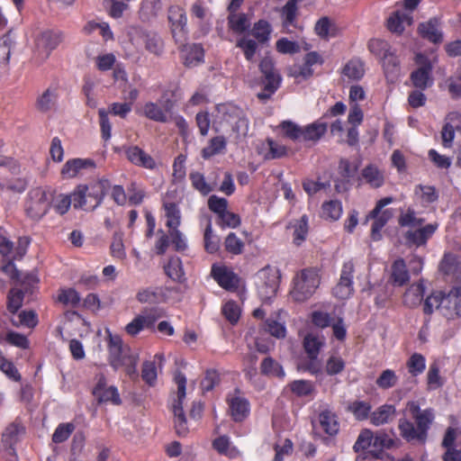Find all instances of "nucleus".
Wrapping results in <instances>:
<instances>
[{
	"mask_svg": "<svg viewBox=\"0 0 461 461\" xmlns=\"http://www.w3.org/2000/svg\"><path fill=\"white\" fill-rule=\"evenodd\" d=\"M348 409L359 420L370 418L371 405L366 402L356 401L349 405Z\"/></svg>",
	"mask_w": 461,
	"mask_h": 461,
	"instance_id": "774afa93",
	"label": "nucleus"
},
{
	"mask_svg": "<svg viewBox=\"0 0 461 461\" xmlns=\"http://www.w3.org/2000/svg\"><path fill=\"white\" fill-rule=\"evenodd\" d=\"M327 124L323 122L317 121L303 127V141H317L326 132Z\"/></svg>",
	"mask_w": 461,
	"mask_h": 461,
	"instance_id": "473e14b6",
	"label": "nucleus"
},
{
	"mask_svg": "<svg viewBox=\"0 0 461 461\" xmlns=\"http://www.w3.org/2000/svg\"><path fill=\"white\" fill-rule=\"evenodd\" d=\"M142 111L147 118L155 122H165L167 120V112L156 103L149 102L145 104Z\"/></svg>",
	"mask_w": 461,
	"mask_h": 461,
	"instance_id": "a18cd8bd",
	"label": "nucleus"
},
{
	"mask_svg": "<svg viewBox=\"0 0 461 461\" xmlns=\"http://www.w3.org/2000/svg\"><path fill=\"white\" fill-rule=\"evenodd\" d=\"M192 19L197 20V23H209L212 18V14L207 5L202 1L197 0L193 4L190 10Z\"/></svg>",
	"mask_w": 461,
	"mask_h": 461,
	"instance_id": "c03bdc74",
	"label": "nucleus"
},
{
	"mask_svg": "<svg viewBox=\"0 0 461 461\" xmlns=\"http://www.w3.org/2000/svg\"><path fill=\"white\" fill-rule=\"evenodd\" d=\"M273 29L270 23L261 19L253 24L250 34L240 36L236 41V47L240 49L248 61H253L259 44L267 43L271 39Z\"/></svg>",
	"mask_w": 461,
	"mask_h": 461,
	"instance_id": "20e7f679",
	"label": "nucleus"
},
{
	"mask_svg": "<svg viewBox=\"0 0 461 461\" xmlns=\"http://www.w3.org/2000/svg\"><path fill=\"white\" fill-rule=\"evenodd\" d=\"M320 284L321 276L317 268L301 269L292 279L290 295L294 301L303 303L314 294Z\"/></svg>",
	"mask_w": 461,
	"mask_h": 461,
	"instance_id": "7ed1b4c3",
	"label": "nucleus"
},
{
	"mask_svg": "<svg viewBox=\"0 0 461 461\" xmlns=\"http://www.w3.org/2000/svg\"><path fill=\"white\" fill-rule=\"evenodd\" d=\"M73 203L72 194L70 195L65 194H55L52 190L51 206L57 213L64 215L67 213Z\"/></svg>",
	"mask_w": 461,
	"mask_h": 461,
	"instance_id": "37998d69",
	"label": "nucleus"
},
{
	"mask_svg": "<svg viewBox=\"0 0 461 461\" xmlns=\"http://www.w3.org/2000/svg\"><path fill=\"white\" fill-rule=\"evenodd\" d=\"M414 62L417 68L411 74V80L415 87L425 90L433 84L431 72L434 64L438 62V57L434 52H419L415 55Z\"/></svg>",
	"mask_w": 461,
	"mask_h": 461,
	"instance_id": "0eeeda50",
	"label": "nucleus"
},
{
	"mask_svg": "<svg viewBox=\"0 0 461 461\" xmlns=\"http://www.w3.org/2000/svg\"><path fill=\"white\" fill-rule=\"evenodd\" d=\"M442 315L447 320L461 318V286H455L444 294Z\"/></svg>",
	"mask_w": 461,
	"mask_h": 461,
	"instance_id": "4468645a",
	"label": "nucleus"
},
{
	"mask_svg": "<svg viewBox=\"0 0 461 461\" xmlns=\"http://www.w3.org/2000/svg\"><path fill=\"white\" fill-rule=\"evenodd\" d=\"M323 345L324 339L318 335L308 334L303 339L304 349L311 359L308 370L312 374H318L321 371V366L317 362V357Z\"/></svg>",
	"mask_w": 461,
	"mask_h": 461,
	"instance_id": "dca6fc26",
	"label": "nucleus"
},
{
	"mask_svg": "<svg viewBox=\"0 0 461 461\" xmlns=\"http://www.w3.org/2000/svg\"><path fill=\"white\" fill-rule=\"evenodd\" d=\"M399 429L401 431V435L408 441L417 440L420 442H424L426 438L424 435H421L418 427H415L414 424L405 419H402L399 421Z\"/></svg>",
	"mask_w": 461,
	"mask_h": 461,
	"instance_id": "e433bc0d",
	"label": "nucleus"
},
{
	"mask_svg": "<svg viewBox=\"0 0 461 461\" xmlns=\"http://www.w3.org/2000/svg\"><path fill=\"white\" fill-rule=\"evenodd\" d=\"M261 372L267 375L284 377L282 366L271 357H266L261 364Z\"/></svg>",
	"mask_w": 461,
	"mask_h": 461,
	"instance_id": "338daca9",
	"label": "nucleus"
},
{
	"mask_svg": "<svg viewBox=\"0 0 461 461\" xmlns=\"http://www.w3.org/2000/svg\"><path fill=\"white\" fill-rule=\"evenodd\" d=\"M434 419V413L432 410L427 409L422 411L419 415H417L414 420L417 427L420 430V434L424 435L427 438V431Z\"/></svg>",
	"mask_w": 461,
	"mask_h": 461,
	"instance_id": "e2e57ef3",
	"label": "nucleus"
},
{
	"mask_svg": "<svg viewBox=\"0 0 461 461\" xmlns=\"http://www.w3.org/2000/svg\"><path fill=\"white\" fill-rule=\"evenodd\" d=\"M413 17L410 12L397 10L387 19V29L394 34L401 35L412 25Z\"/></svg>",
	"mask_w": 461,
	"mask_h": 461,
	"instance_id": "4be33fe9",
	"label": "nucleus"
},
{
	"mask_svg": "<svg viewBox=\"0 0 461 461\" xmlns=\"http://www.w3.org/2000/svg\"><path fill=\"white\" fill-rule=\"evenodd\" d=\"M398 376L392 369L384 370L376 379V384L379 388L386 390L396 385Z\"/></svg>",
	"mask_w": 461,
	"mask_h": 461,
	"instance_id": "0e129e2a",
	"label": "nucleus"
},
{
	"mask_svg": "<svg viewBox=\"0 0 461 461\" xmlns=\"http://www.w3.org/2000/svg\"><path fill=\"white\" fill-rule=\"evenodd\" d=\"M95 166V162L89 158H72L64 164L60 174L64 179H71L91 172Z\"/></svg>",
	"mask_w": 461,
	"mask_h": 461,
	"instance_id": "2eb2a0df",
	"label": "nucleus"
},
{
	"mask_svg": "<svg viewBox=\"0 0 461 461\" xmlns=\"http://www.w3.org/2000/svg\"><path fill=\"white\" fill-rule=\"evenodd\" d=\"M23 427L17 423L10 424L3 433V444L15 445L19 440L20 436L23 433Z\"/></svg>",
	"mask_w": 461,
	"mask_h": 461,
	"instance_id": "13d9d810",
	"label": "nucleus"
},
{
	"mask_svg": "<svg viewBox=\"0 0 461 461\" xmlns=\"http://www.w3.org/2000/svg\"><path fill=\"white\" fill-rule=\"evenodd\" d=\"M175 382L177 385V398L174 401L172 405L175 416V427L176 433L180 436H184L188 429L183 409V402L185 399L186 378L183 374L178 373L175 375Z\"/></svg>",
	"mask_w": 461,
	"mask_h": 461,
	"instance_id": "9d476101",
	"label": "nucleus"
},
{
	"mask_svg": "<svg viewBox=\"0 0 461 461\" xmlns=\"http://www.w3.org/2000/svg\"><path fill=\"white\" fill-rule=\"evenodd\" d=\"M392 280L394 285L402 286L406 284L409 279V272L403 259H396L392 266Z\"/></svg>",
	"mask_w": 461,
	"mask_h": 461,
	"instance_id": "4c0bfd02",
	"label": "nucleus"
},
{
	"mask_svg": "<svg viewBox=\"0 0 461 461\" xmlns=\"http://www.w3.org/2000/svg\"><path fill=\"white\" fill-rule=\"evenodd\" d=\"M354 264L351 260L346 261L341 268L339 281L333 288V294L336 298L345 300L353 294V273Z\"/></svg>",
	"mask_w": 461,
	"mask_h": 461,
	"instance_id": "ddd939ff",
	"label": "nucleus"
},
{
	"mask_svg": "<svg viewBox=\"0 0 461 461\" xmlns=\"http://www.w3.org/2000/svg\"><path fill=\"white\" fill-rule=\"evenodd\" d=\"M440 270L447 275L461 272V261L452 254H446L440 263Z\"/></svg>",
	"mask_w": 461,
	"mask_h": 461,
	"instance_id": "5fc2aeb1",
	"label": "nucleus"
},
{
	"mask_svg": "<svg viewBox=\"0 0 461 461\" xmlns=\"http://www.w3.org/2000/svg\"><path fill=\"white\" fill-rule=\"evenodd\" d=\"M163 288H145L138 292L136 297L141 303H158L163 301Z\"/></svg>",
	"mask_w": 461,
	"mask_h": 461,
	"instance_id": "ea45409f",
	"label": "nucleus"
},
{
	"mask_svg": "<svg viewBox=\"0 0 461 461\" xmlns=\"http://www.w3.org/2000/svg\"><path fill=\"white\" fill-rule=\"evenodd\" d=\"M168 20L171 23L173 36L181 40L185 36L187 17L185 11L179 5H172L168 9Z\"/></svg>",
	"mask_w": 461,
	"mask_h": 461,
	"instance_id": "412c9836",
	"label": "nucleus"
},
{
	"mask_svg": "<svg viewBox=\"0 0 461 461\" xmlns=\"http://www.w3.org/2000/svg\"><path fill=\"white\" fill-rule=\"evenodd\" d=\"M396 409L393 404H383L370 413V422L375 426H382L394 420Z\"/></svg>",
	"mask_w": 461,
	"mask_h": 461,
	"instance_id": "bb28decb",
	"label": "nucleus"
},
{
	"mask_svg": "<svg viewBox=\"0 0 461 461\" xmlns=\"http://www.w3.org/2000/svg\"><path fill=\"white\" fill-rule=\"evenodd\" d=\"M212 275L219 285L226 290L235 289L240 282L239 277L226 267L213 266Z\"/></svg>",
	"mask_w": 461,
	"mask_h": 461,
	"instance_id": "393cba45",
	"label": "nucleus"
},
{
	"mask_svg": "<svg viewBox=\"0 0 461 461\" xmlns=\"http://www.w3.org/2000/svg\"><path fill=\"white\" fill-rule=\"evenodd\" d=\"M251 25V17L244 13L230 12L228 16L229 29L235 34L245 33Z\"/></svg>",
	"mask_w": 461,
	"mask_h": 461,
	"instance_id": "a878e982",
	"label": "nucleus"
},
{
	"mask_svg": "<svg viewBox=\"0 0 461 461\" xmlns=\"http://www.w3.org/2000/svg\"><path fill=\"white\" fill-rule=\"evenodd\" d=\"M81 297L73 288H62L59 291L57 301L65 306L76 307L79 304Z\"/></svg>",
	"mask_w": 461,
	"mask_h": 461,
	"instance_id": "de8ad7c7",
	"label": "nucleus"
},
{
	"mask_svg": "<svg viewBox=\"0 0 461 461\" xmlns=\"http://www.w3.org/2000/svg\"><path fill=\"white\" fill-rule=\"evenodd\" d=\"M289 228L293 229L294 243L301 245L308 234V217L303 215L300 219L292 221Z\"/></svg>",
	"mask_w": 461,
	"mask_h": 461,
	"instance_id": "c9c22d12",
	"label": "nucleus"
},
{
	"mask_svg": "<svg viewBox=\"0 0 461 461\" xmlns=\"http://www.w3.org/2000/svg\"><path fill=\"white\" fill-rule=\"evenodd\" d=\"M108 335V361L110 366L118 370L123 368L130 377H136L137 365L139 362V352L127 346H124L121 337L113 335L106 330Z\"/></svg>",
	"mask_w": 461,
	"mask_h": 461,
	"instance_id": "f257e3e1",
	"label": "nucleus"
},
{
	"mask_svg": "<svg viewBox=\"0 0 461 461\" xmlns=\"http://www.w3.org/2000/svg\"><path fill=\"white\" fill-rule=\"evenodd\" d=\"M279 281L280 272L276 267H266L257 273L255 284L261 300L267 301L276 295Z\"/></svg>",
	"mask_w": 461,
	"mask_h": 461,
	"instance_id": "6e6552de",
	"label": "nucleus"
},
{
	"mask_svg": "<svg viewBox=\"0 0 461 461\" xmlns=\"http://www.w3.org/2000/svg\"><path fill=\"white\" fill-rule=\"evenodd\" d=\"M109 186L106 179L78 185L72 192L73 205L76 209L94 211L103 202Z\"/></svg>",
	"mask_w": 461,
	"mask_h": 461,
	"instance_id": "f03ea898",
	"label": "nucleus"
},
{
	"mask_svg": "<svg viewBox=\"0 0 461 461\" xmlns=\"http://www.w3.org/2000/svg\"><path fill=\"white\" fill-rule=\"evenodd\" d=\"M393 198L392 197H384L381 200H379L374 208L373 211L370 212V213L367 216V220L369 219H375V221L372 225L371 234L372 238L375 240H378L381 238V230L384 228L387 221L392 216V212L389 210H385L382 212V209L392 203Z\"/></svg>",
	"mask_w": 461,
	"mask_h": 461,
	"instance_id": "f8f14e48",
	"label": "nucleus"
},
{
	"mask_svg": "<svg viewBox=\"0 0 461 461\" xmlns=\"http://www.w3.org/2000/svg\"><path fill=\"white\" fill-rule=\"evenodd\" d=\"M342 214V204L338 200H331L322 204L321 216L326 220L337 221Z\"/></svg>",
	"mask_w": 461,
	"mask_h": 461,
	"instance_id": "49530a36",
	"label": "nucleus"
},
{
	"mask_svg": "<svg viewBox=\"0 0 461 461\" xmlns=\"http://www.w3.org/2000/svg\"><path fill=\"white\" fill-rule=\"evenodd\" d=\"M364 65L357 59L348 61L343 68L344 76L349 79H360L364 76Z\"/></svg>",
	"mask_w": 461,
	"mask_h": 461,
	"instance_id": "4d7b16f0",
	"label": "nucleus"
},
{
	"mask_svg": "<svg viewBox=\"0 0 461 461\" xmlns=\"http://www.w3.org/2000/svg\"><path fill=\"white\" fill-rule=\"evenodd\" d=\"M230 416L235 421L244 420L250 412L249 401L240 393L235 392L227 398Z\"/></svg>",
	"mask_w": 461,
	"mask_h": 461,
	"instance_id": "aec40b11",
	"label": "nucleus"
},
{
	"mask_svg": "<svg viewBox=\"0 0 461 461\" xmlns=\"http://www.w3.org/2000/svg\"><path fill=\"white\" fill-rule=\"evenodd\" d=\"M52 189L36 187L29 191L24 204V211L32 221H41L51 207Z\"/></svg>",
	"mask_w": 461,
	"mask_h": 461,
	"instance_id": "39448f33",
	"label": "nucleus"
},
{
	"mask_svg": "<svg viewBox=\"0 0 461 461\" xmlns=\"http://www.w3.org/2000/svg\"><path fill=\"white\" fill-rule=\"evenodd\" d=\"M165 225L168 230L178 228L181 224V211L175 203H163Z\"/></svg>",
	"mask_w": 461,
	"mask_h": 461,
	"instance_id": "c756f323",
	"label": "nucleus"
},
{
	"mask_svg": "<svg viewBox=\"0 0 461 461\" xmlns=\"http://www.w3.org/2000/svg\"><path fill=\"white\" fill-rule=\"evenodd\" d=\"M124 152L127 159L135 166L147 169H154L157 166L154 158L138 146H128Z\"/></svg>",
	"mask_w": 461,
	"mask_h": 461,
	"instance_id": "5701e85b",
	"label": "nucleus"
},
{
	"mask_svg": "<svg viewBox=\"0 0 461 461\" xmlns=\"http://www.w3.org/2000/svg\"><path fill=\"white\" fill-rule=\"evenodd\" d=\"M74 430L75 425L73 423H61L56 428L52 435V441L56 444L62 443L70 437Z\"/></svg>",
	"mask_w": 461,
	"mask_h": 461,
	"instance_id": "69168bd1",
	"label": "nucleus"
},
{
	"mask_svg": "<svg viewBox=\"0 0 461 461\" xmlns=\"http://www.w3.org/2000/svg\"><path fill=\"white\" fill-rule=\"evenodd\" d=\"M419 32L421 37L429 40L433 43L441 42L443 35L438 26L436 20H430L427 23H420L419 26Z\"/></svg>",
	"mask_w": 461,
	"mask_h": 461,
	"instance_id": "7c9ffc66",
	"label": "nucleus"
},
{
	"mask_svg": "<svg viewBox=\"0 0 461 461\" xmlns=\"http://www.w3.org/2000/svg\"><path fill=\"white\" fill-rule=\"evenodd\" d=\"M282 135L293 141H303V127L292 121H283L279 126Z\"/></svg>",
	"mask_w": 461,
	"mask_h": 461,
	"instance_id": "58836bf2",
	"label": "nucleus"
},
{
	"mask_svg": "<svg viewBox=\"0 0 461 461\" xmlns=\"http://www.w3.org/2000/svg\"><path fill=\"white\" fill-rule=\"evenodd\" d=\"M440 369L437 363L429 366L427 373L428 390L433 391L440 388L444 384V378L440 375Z\"/></svg>",
	"mask_w": 461,
	"mask_h": 461,
	"instance_id": "09e8293b",
	"label": "nucleus"
},
{
	"mask_svg": "<svg viewBox=\"0 0 461 461\" xmlns=\"http://www.w3.org/2000/svg\"><path fill=\"white\" fill-rule=\"evenodd\" d=\"M16 41L11 32L0 37V65L6 66L9 63L11 54L14 50Z\"/></svg>",
	"mask_w": 461,
	"mask_h": 461,
	"instance_id": "f704fd0d",
	"label": "nucleus"
},
{
	"mask_svg": "<svg viewBox=\"0 0 461 461\" xmlns=\"http://www.w3.org/2000/svg\"><path fill=\"white\" fill-rule=\"evenodd\" d=\"M111 255L117 259L122 260L126 258V250L123 243V234L116 232L111 243Z\"/></svg>",
	"mask_w": 461,
	"mask_h": 461,
	"instance_id": "680f3d73",
	"label": "nucleus"
},
{
	"mask_svg": "<svg viewBox=\"0 0 461 461\" xmlns=\"http://www.w3.org/2000/svg\"><path fill=\"white\" fill-rule=\"evenodd\" d=\"M409 373L417 376L422 374L426 368V359L420 353L412 354L406 363Z\"/></svg>",
	"mask_w": 461,
	"mask_h": 461,
	"instance_id": "864d4df0",
	"label": "nucleus"
},
{
	"mask_svg": "<svg viewBox=\"0 0 461 461\" xmlns=\"http://www.w3.org/2000/svg\"><path fill=\"white\" fill-rule=\"evenodd\" d=\"M64 40V34L59 31H45L38 34L35 39V55L40 62L48 59Z\"/></svg>",
	"mask_w": 461,
	"mask_h": 461,
	"instance_id": "9b49d317",
	"label": "nucleus"
},
{
	"mask_svg": "<svg viewBox=\"0 0 461 461\" xmlns=\"http://www.w3.org/2000/svg\"><path fill=\"white\" fill-rule=\"evenodd\" d=\"M456 133L461 134V114L451 112L447 115L441 131L442 144L445 148L452 146Z\"/></svg>",
	"mask_w": 461,
	"mask_h": 461,
	"instance_id": "6ab92c4d",
	"label": "nucleus"
},
{
	"mask_svg": "<svg viewBox=\"0 0 461 461\" xmlns=\"http://www.w3.org/2000/svg\"><path fill=\"white\" fill-rule=\"evenodd\" d=\"M128 35L137 51H140L144 44L150 53L159 55L162 52V41L156 33L146 32L140 27H131Z\"/></svg>",
	"mask_w": 461,
	"mask_h": 461,
	"instance_id": "1a4fd4ad",
	"label": "nucleus"
},
{
	"mask_svg": "<svg viewBox=\"0 0 461 461\" xmlns=\"http://www.w3.org/2000/svg\"><path fill=\"white\" fill-rule=\"evenodd\" d=\"M312 425L316 433L323 431L329 436L336 435L339 429V424L335 413L328 408L320 411L317 420L312 421Z\"/></svg>",
	"mask_w": 461,
	"mask_h": 461,
	"instance_id": "a211bd4d",
	"label": "nucleus"
},
{
	"mask_svg": "<svg viewBox=\"0 0 461 461\" xmlns=\"http://www.w3.org/2000/svg\"><path fill=\"white\" fill-rule=\"evenodd\" d=\"M226 147V140L222 136H217L212 138L209 144L202 150V156L203 158H209L220 152H221Z\"/></svg>",
	"mask_w": 461,
	"mask_h": 461,
	"instance_id": "603ef678",
	"label": "nucleus"
},
{
	"mask_svg": "<svg viewBox=\"0 0 461 461\" xmlns=\"http://www.w3.org/2000/svg\"><path fill=\"white\" fill-rule=\"evenodd\" d=\"M57 99V90L49 88L38 98L37 106L41 111H49L55 105Z\"/></svg>",
	"mask_w": 461,
	"mask_h": 461,
	"instance_id": "6e6d98bb",
	"label": "nucleus"
},
{
	"mask_svg": "<svg viewBox=\"0 0 461 461\" xmlns=\"http://www.w3.org/2000/svg\"><path fill=\"white\" fill-rule=\"evenodd\" d=\"M303 0H290L284 6L282 11V16L284 20V25L286 28L294 24L297 13H298V4Z\"/></svg>",
	"mask_w": 461,
	"mask_h": 461,
	"instance_id": "8fccbe9b",
	"label": "nucleus"
},
{
	"mask_svg": "<svg viewBox=\"0 0 461 461\" xmlns=\"http://www.w3.org/2000/svg\"><path fill=\"white\" fill-rule=\"evenodd\" d=\"M165 271L174 281L181 282L184 278V270L179 258H171L165 266Z\"/></svg>",
	"mask_w": 461,
	"mask_h": 461,
	"instance_id": "3c124183",
	"label": "nucleus"
},
{
	"mask_svg": "<svg viewBox=\"0 0 461 461\" xmlns=\"http://www.w3.org/2000/svg\"><path fill=\"white\" fill-rule=\"evenodd\" d=\"M162 9L161 0H143L141 2L140 15L144 21L156 17Z\"/></svg>",
	"mask_w": 461,
	"mask_h": 461,
	"instance_id": "79ce46f5",
	"label": "nucleus"
},
{
	"mask_svg": "<svg viewBox=\"0 0 461 461\" xmlns=\"http://www.w3.org/2000/svg\"><path fill=\"white\" fill-rule=\"evenodd\" d=\"M438 227V225L437 223H429L423 227L420 226L416 230H409L405 233V239L410 244L417 247L423 246L434 234Z\"/></svg>",
	"mask_w": 461,
	"mask_h": 461,
	"instance_id": "b1692460",
	"label": "nucleus"
},
{
	"mask_svg": "<svg viewBox=\"0 0 461 461\" xmlns=\"http://www.w3.org/2000/svg\"><path fill=\"white\" fill-rule=\"evenodd\" d=\"M381 59L386 78L394 82L400 76V60L395 51L390 50Z\"/></svg>",
	"mask_w": 461,
	"mask_h": 461,
	"instance_id": "c85d7f7f",
	"label": "nucleus"
},
{
	"mask_svg": "<svg viewBox=\"0 0 461 461\" xmlns=\"http://www.w3.org/2000/svg\"><path fill=\"white\" fill-rule=\"evenodd\" d=\"M259 68L265 76V89L269 92L270 95L278 88L281 78L279 75L276 73L274 63L269 58H265L260 61ZM258 97L260 99H265L268 97V95L260 93L258 94Z\"/></svg>",
	"mask_w": 461,
	"mask_h": 461,
	"instance_id": "f3484780",
	"label": "nucleus"
},
{
	"mask_svg": "<svg viewBox=\"0 0 461 461\" xmlns=\"http://www.w3.org/2000/svg\"><path fill=\"white\" fill-rule=\"evenodd\" d=\"M314 31L316 34L324 40L334 38L338 34L336 24L328 17H321L315 23Z\"/></svg>",
	"mask_w": 461,
	"mask_h": 461,
	"instance_id": "72a5a7b5",
	"label": "nucleus"
},
{
	"mask_svg": "<svg viewBox=\"0 0 461 461\" xmlns=\"http://www.w3.org/2000/svg\"><path fill=\"white\" fill-rule=\"evenodd\" d=\"M3 340L21 348H26L29 346V341L24 335L14 331L5 333L4 330H0V342Z\"/></svg>",
	"mask_w": 461,
	"mask_h": 461,
	"instance_id": "bf43d9fd",
	"label": "nucleus"
},
{
	"mask_svg": "<svg viewBox=\"0 0 461 461\" xmlns=\"http://www.w3.org/2000/svg\"><path fill=\"white\" fill-rule=\"evenodd\" d=\"M362 179L372 187L377 188L384 185V174L375 165H368L362 171Z\"/></svg>",
	"mask_w": 461,
	"mask_h": 461,
	"instance_id": "2f4dec72",
	"label": "nucleus"
},
{
	"mask_svg": "<svg viewBox=\"0 0 461 461\" xmlns=\"http://www.w3.org/2000/svg\"><path fill=\"white\" fill-rule=\"evenodd\" d=\"M149 323L150 321L139 314L125 326V331L128 335L134 337L145 329H149Z\"/></svg>",
	"mask_w": 461,
	"mask_h": 461,
	"instance_id": "052dcab7",
	"label": "nucleus"
},
{
	"mask_svg": "<svg viewBox=\"0 0 461 461\" xmlns=\"http://www.w3.org/2000/svg\"><path fill=\"white\" fill-rule=\"evenodd\" d=\"M181 55L185 66L194 67L203 62V49L199 44L188 43L183 46Z\"/></svg>",
	"mask_w": 461,
	"mask_h": 461,
	"instance_id": "cd10ccee",
	"label": "nucleus"
},
{
	"mask_svg": "<svg viewBox=\"0 0 461 461\" xmlns=\"http://www.w3.org/2000/svg\"><path fill=\"white\" fill-rule=\"evenodd\" d=\"M213 126L223 122L233 124L232 129L239 137H244L249 132V121L243 112L233 104H221L216 106Z\"/></svg>",
	"mask_w": 461,
	"mask_h": 461,
	"instance_id": "423d86ee",
	"label": "nucleus"
},
{
	"mask_svg": "<svg viewBox=\"0 0 461 461\" xmlns=\"http://www.w3.org/2000/svg\"><path fill=\"white\" fill-rule=\"evenodd\" d=\"M425 287L422 283L411 285L404 294V303L410 307L418 305L424 295Z\"/></svg>",
	"mask_w": 461,
	"mask_h": 461,
	"instance_id": "a19ab883",
	"label": "nucleus"
}]
</instances>
